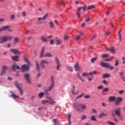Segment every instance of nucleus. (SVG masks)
I'll use <instances>...</instances> for the list:
<instances>
[{"instance_id":"1","label":"nucleus","mask_w":125,"mask_h":125,"mask_svg":"<svg viewBox=\"0 0 125 125\" xmlns=\"http://www.w3.org/2000/svg\"><path fill=\"white\" fill-rule=\"evenodd\" d=\"M72 106L79 112H83V111H84L86 109V105L85 104L74 103Z\"/></svg>"},{"instance_id":"2","label":"nucleus","mask_w":125,"mask_h":125,"mask_svg":"<svg viewBox=\"0 0 125 125\" xmlns=\"http://www.w3.org/2000/svg\"><path fill=\"white\" fill-rule=\"evenodd\" d=\"M45 50V46H43L41 49V51L40 53V58H42L43 57H53V56L50 52H45L44 53V51Z\"/></svg>"},{"instance_id":"3","label":"nucleus","mask_w":125,"mask_h":125,"mask_svg":"<svg viewBox=\"0 0 125 125\" xmlns=\"http://www.w3.org/2000/svg\"><path fill=\"white\" fill-rule=\"evenodd\" d=\"M12 39H13V37L12 36L2 37L0 38V43H3V42H6L8 41H11Z\"/></svg>"},{"instance_id":"4","label":"nucleus","mask_w":125,"mask_h":125,"mask_svg":"<svg viewBox=\"0 0 125 125\" xmlns=\"http://www.w3.org/2000/svg\"><path fill=\"white\" fill-rule=\"evenodd\" d=\"M100 64L102 66V67H104V68H107V69H109V70H114V69H115L114 67L110 66V64H109L108 63H105L103 62H101Z\"/></svg>"},{"instance_id":"5","label":"nucleus","mask_w":125,"mask_h":125,"mask_svg":"<svg viewBox=\"0 0 125 125\" xmlns=\"http://www.w3.org/2000/svg\"><path fill=\"white\" fill-rule=\"evenodd\" d=\"M55 85V82L54 81V77L53 76H51V85L49 86L48 88V90L49 91H51L52 89H53V87Z\"/></svg>"},{"instance_id":"6","label":"nucleus","mask_w":125,"mask_h":125,"mask_svg":"<svg viewBox=\"0 0 125 125\" xmlns=\"http://www.w3.org/2000/svg\"><path fill=\"white\" fill-rule=\"evenodd\" d=\"M24 79L25 80L26 83H27L28 84H31V83H32L31 79L30 78V74L29 73H25L24 75Z\"/></svg>"},{"instance_id":"7","label":"nucleus","mask_w":125,"mask_h":125,"mask_svg":"<svg viewBox=\"0 0 125 125\" xmlns=\"http://www.w3.org/2000/svg\"><path fill=\"white\" fill-rule=\"evenodd\" d=\"M30 70V66L27 64H23L21 67V72H27Z\"/></svg>"},{"instance_id":"8","label":"nucleus","mask_w":125,"mask_h":125,"mask_svg":"<svg viewBox=\"0 0 125 125\" xmlns=\"http://www.w3.org/2000/svg\"><path fill=\"white\" fill-rule=\"evenodd\" d=\"M15 84L16 87L19 89L20 91V95H21V96L23 95V90H22V88H21L20 85H19V84H18V82H15Z\"/></svg>"},{"instance_id":"9","label":"nucleus","mask_w":125,"mask_h":125,"mask_svg":"<svg viewBox=\"0 0 125 125\" xmlns=\"http://www.w3.org/2000/svg\"><path fill=\"white\" fill-rule=\"evenodd\" d=\"M113 111H114L116 116L118 117L121 116V108L120 107H117L116 110L113 109Z\"/></svg>"},{"instance_id":"10","label":"nucleus","mask_w":125,"mask_h":125,"mask_svg":"<svg viewBox=\"0 0 125 125\" xmlns=\"http://www.w3.org/2000/svg\"><path fill=\"white\" fill-rule=\"evenodd\" d=\"M123 101V99L121 97H118L117 98L115 99V105L116 106H118L119 104H120V102Z\"/></svg>"},{"instance_id":"11","label":"nucleus","mask_w":125,"mask_h":125,"mask_svg":"<svg viewBox=\"0 0 125 125\" xmlns=\"http://www.w3.org/2000/svg\"><path fill=\"white\" fill-rule=\"evenodd\" d=\"M74 68L75 69L76 72H80V70H81V67L79 65V62H76L74 65Z\"/></svg>"},{"instance_id":"12","label":"nucleus","mask_w":125,"mask_h":125,"mask_svg":"<svg viewBox=\"0 0 125 125\" xmlns=\"http://www.w3.org/2000/svg\"><path fill=\"white\" fill-rule=\"evenodd\" d=\"M49 62L44 60H42L41 62V67L42 69L44 68V64H48Z\"/></svg>"},{"instance_id":"13","label":"nucleus","mask_w":125,"mask_h":125,"mask_svg":"<svg viewBox=\"0 0 125 125\" xmlns=\"http://www.w3.org/2000/svg\"><path fill=\"white\" fill-rule=\"evenodd\" d=\"M55 42L56 45H60L62 43V41L57 37L55 38Z\"/></svg>"},{"instance_id":"14","label":"nucleus","mask_w":125,"mask_h":125,"mask_svg":"<svg viewBox=\"0 0 125 125\" xmlns=\"http://www.w3.org/2000/svg\"><path fill=\"white\" fill-rule=\"evenodd\" d=\"M10 51L12 52V53H14V54H18V55L21 54V53L19 52V51L16 49H10Z\"/></svg>"},{"instance_id":"15","label":"nucleus","mask_w":125,"mask_h":125,"mask_svg":"<svg viewBox=\"0 0 125 125\" xmlns=\"http://www.w3.org/2000/svg\"><path fill=\"white\" fill-rule=\"evenodd\" d=\"M106 50L107 51H110V52L113 54H115V52H116V50H115V48L114 47H111L109 48H106Z\"/></svg>"},{"instance_id":"16","label":"nucleus","mask_w":125,"mask_h":125,"mask_svg":"<svg viewBox=\"0 0 125 125\" xmlns=\"http://www.w3.org/2000/svg\"><path fill=\"white\" fill-rule=\"evenodd\" d=\"M20 70V67H19L18 65H16L15 64L12 65V69L13 71L15 72L16 70Z\"/></svg>"},{"instance_id":"17","label":"nucleus","mask_w":125,"mask_h":125,"mask_svg":"<svg viewBox=\"0 0 125 125\" xmlns=\"http://www.w3.org/2000/svg\"><path fill=\"white\" fill-rule=\"evenodd\" d=\"M89 75L92 76V72H90L89 73L87 72H83L82 73V77H89Z\"/></svg>"},{"instance_id":"18","label":"nucleus","mask_w":125,"mask_h":125,"mask_svg":"<svg viewBox=\"0 0 125 125\" xmlns=\"http://www.w3.org/2000/svg\"><path fill=\"white\" fill-rule=\"evenodd\" d=\"M7 29H9V26L6 25L2 26L1 28H0V32H2V31H5V30H7Z\"/></svg>"},{"instance_id":"19","label":"nucleus","mask_w":125,"mask_h":125,"mask_svg":"<svg viewBox=\"0 0 125 125\" xmlns=\"http://www.w3.org/2000/svg\"><path fill=\"white\" fill-rule=\"evenodd\" d=\"M81 10H82V7H79L77 9V16L78 18H81V14L80 13Z\"/></svg>"},{"instance_id":"20","label":"nucleus","mask_w":125,"mask_h":125,"mask_svg":"<svg viewBox=\"0 0 125 125\" xmlns=\"http://www.w3.org/2000/svg\"><path fill=\"white\" fill-rule=\"evenodd\" d=\"M41 39L42 42H45L46 43H47V42H48V41L47 40V39H46L45 37L42 36Z\"/></svg>"},{"instance_id":"21","label":"nucleus","mask_w":125,"mask_h":125,"mask_svg":"<svg viewBox=\"0 0 125 125\" xmlns=\"http://www.w3.org/2000/svg\"><path fill=\"white\" fill-rule=\"evenodd\" d=\"M11 57L12 60H13V61H17V62L19 61V60H18L19 58V56H11Z\"/></svg>"},{"instance_id":"22","label":"nucleus","mask_w":125,"mask_h":125,"mask_svg":"<svg viewBox=\"0 0 125 125\" xmlns=\"http://www.w3.org/2000/svg\"><path fill=\"white\" fill-rule=\"evenodd\" d=\"M49 99H50L49 101H48V104H50V105H53V104H55V102L53 100L52 98H48Z\"/></svg>"},{"instance_id":"23","label":"nucleus","mask_w":125,"mask_h":125,"mask_svg":"<svg viewBox=\"0 0 125 125\" xmlns=\"http://www.w3.org/2000/svg\"><path fill=\"white\" fill-rule=\"evenodd\" d=\"M104 116H105V117H107L108 116V114L106 113H104V112H102L99 115L98 118H103Z\"/></svg>"},{"instance_id":"24","label":"nucleus","mask_w":125,"mask_h":125,"mask_svg":"<svg viewBox=\"0 0 125 125\" xmlns=\"http://www.w3.org/2000/svg\"><path fill=\"white\" fill-rule=\"evenodd\" d=\"M108 100L110 102H113V101L116 100V97H115V96H110L109 97Z\"/></svg>"},{"instance_id":"25","label":"nucleus","mask_w":125,"mask_h":125,"mask_svg":"<svg viewBox=\"0 0 125 125\" xmlns=\"http://www.w3.org/2000/svg\"><path fill=\"white\" fill-rule=\"evenodd\" d=\"M66 69H67V71H69V72L73 71V67L71 66H69V65L66 66Z\"/></svg>"},{"instance_id":"26","label":"nucleus","mask_w":125,"mask_h":125,"mask_svg":"<svg viewBox=\"0 0 125 125\" xmlns=\"http://www.w3.org/2000/svg\"><path fill=\"white\" fill-rule=\"evenodd\" d=\"M95 8V6L94 5H91L87 7V10H90V9H93Z\"/></svg>"},{"instance_id":"27","label":"nucleus","mask_w":125,"mask_h":125,"mask_svg":"<svg viewBox=\"0 0 125 125\" xmlns=\"http://www.w3.org/2000/svg\"><path fill=\"white\" fill-rule=\"evenodd\" d=\"M49 25H50V28H51V29H53V28L55 27V25H54L53 21H50L49 22Z\"/></svg>"},{"instance_id":"28","label":"nucleus","mask_w":125,"mask_h":125,"mask_svg":"<svg viewBox=\"0 0 125 125\" xmlns=\"http://www.w3.org/2000/svg\"><path fill=\"white\" fill-rule=\"evenodd\" d=\"M8 69V67L7 66L4 65L2 67V71H3V72H5H5H6Z\"/></svg>"},{"instance_id":"29","label":"nucleus","mask_w":125,"mask_h":125,"mask_svg":"<svg viewBox=\"0 0 125 125\" xmlns=\"http://www.w3.org/2000/svg\"><path fill=\"white\" fill-rule=\"evenodd\" d=\"M72 93H73V94H74V95L78 94V91L76 93V89H75V85H73Z\"/></svg>"},{"instance_id":"30","label":"nucleus","mask_w":125,"mask_h":125,"mask_svg":"<svg viewBox=\"0 0 125 125\" xmlns=\"http://www.w3.org/2000/svg\"><path fill=\"white\" fill-rule=\"evenodd\" d=\"M105 78H110V74L106 73L103 75V78L105 79Z\"/></svg>"},{"instance_id":"31","label":"nucleus","mask_w":125,"mask_h":125,"mask_svg":"<svg viewBox=\"0 0 125 125\" xmlns=\"http://www.w3.org/2000/svg\"><path fill=\"white\" fill-rule=\"evenodd\" d=\"M109 57V55L108 54H104L101 55L102 58H107V57Z\"/></svg>"},{"instance_id":"32","label":"nucleus","mask_w":125,"mask_h":125,"mask_svg":"<svg viewBox=\"0 0 125 125\" xmlns=\"http://www.w3.org/2000/svg\"><path fill=\"white\" fill-rule=\"evenodd\" d=\"M55 61L57 64H60V61H59V59L57 57L55 58Z\"/></svg>"},{"instance_id":"33","label":"nucleus","mask_w":125,"mask_h":125,"mask_svg":"<svg viewBox=\"0 0 125 125\" xmlns=\"http://www.w3.org/2000/svg\"><path fill=\"white\" fill-rule=\"evenodd\" d=\"M77 75L79 79L81 80V82H83L84 80H83V78H82V77H81V74H80V73H77Z\"/></svg>"},{"instance_id":"34","label":"nucleus","mask_w":125,"mask_h":125,"mask_svg":"<svg viewBox=\"0 0 125 125\" xmlns=\"http://www.w3.org/2000/svg\"><path fill=\"white\" fill-rule=\"evenodd\" d=\"M10 93L12 94L11 96L13 97V98H18V97H19L18 96L16 95V94L13 93L12 92H10Z\"/></svg>"},{"instance_id":"35","label":"nucleus","mask_w":125,"mask_h":125,"mask_svg":"<svg viewBox=\"0 0 125 125\" xmlns=\"http://www.w3.org/2000/svg\"><path fill=\"white\" fill-rule=\"evenodd\" d=\"M36 68L37 70L38 71V72H40V66L39 65V63H38V62H36Z\"/></svg>"},{"instance_id":"36","label":"nucleus","mask_w":125,"mask_h":125,"mask_svg":"<svg viewBox=\"0 0 125 125\" xmlns=\"http://www.w3.org/2000/svg\"><path fill=\"white\" fill-rule=\"evenodd\" d=\"M53 123L55 124V125H59V122H58V121L56 119L53 120Z\"/></svg>"},{"instance_id":"37","label":"nucleus","mask_w":125,"mask_h":125,"mask_svg":"<svg viewBox=\"0 0 125 125\" xmlns=\"http://www.w3.org/2000/svg\"><path fill=\"white\" fill-rule=\"evenodd\" d=\"M95 116H92L91 117V120L93 121V122H96V118H95Z\"/></svg>"},{"instance_id":"38","label":"nucleus","mask_w":125,"mask_h":125,"mask_svg":"<svg viewBox=\"0 0 125 125\" xmlns=\"http://www.w3.org/2000/svg\"><path fill=\"white\" fill-rule=\"evenodd\" d=\"M124 75H125V72L122 71V72H119V75L120 76V78L122 77L125 76Z\"/></svg>"},{"instance_id":"39","label":"nucleus","mask_w":125,"mask_h":125,"mask_svg":"<svg viewBox=\"0 0 125 125\" xmlns=\"http://www.w3.org/2000/svg\"><path fill=\"white\" fill-rule=\"evenodd\" d=\"M97 60V57L93 58L91 59V63H94V62Z\"/></svg>"},{"instance_id":"40","label":"nucleus","mask_w":125,"mask_h":125,"mask_svg":"<svg viewBox=\"0 0 125 125\" xmlns=\"http://www.w3.org/2000/svg\"><path fill=\"white\" fill-rule=\"evenodd\" d=\"M47 16H48V14H46L45 15L43 16L42 18V20H45L47 18Z\"/></svg>"},{"instance_id":"41","label":"nucleus","mask_w":125,"mask_h":125,"mask_svg":"<svg viewBox=\"0 0 125 125\" xmlns=\"http://www.w3.org/2000/svg\"><path fill=\"white\" fill-rule=\"evenodd\" d=\"M42 96H43V92H41L39 94V97L40 98H42Z\"/></svg>"},{"instance_id":"42","label":"nucleus","mask_w":125,"mask_h":125,"mask_svg":"<svg viewBox=\"0 0 125 125\" xmlns=\"http://www.w3.org/2000/svg\"><path fill=\"white\" fill-rule=\"evenodd\" d=\"M85 119H86V115H83L81 117V121H83V120H85Z\"/></svg>"},{"instance_id":"43","label":"nucleus","mask_w":125,"mask_h":125,"mask_svg":"<svg viewBox=\"0 0 125 125\" xmlns=\"http://www.w3.org/2000/svg\"><path fill=\"white\" fill-rule=\"evenodd\" d=\"M61 66V63H59V64H57L56 69H57V71H59L60 68Z\"/></svg>"},{"instance_id":"44","label":"nucleus","mask_w":125,"mask_h":125,"mask_svg":"<svg viewBox=\"0 0 125 125\" xmlns=\"http://www.w3.org/2000/svg\"><path fill=\"white\" fill-rule=\"evenodd\" d=\"M24 60L25 62L26 63H27V64H30V62H29V60H28V59H27V58L24 57Z\"/></svg>"},{"instance_id":"45","label":"nucleus","mask_w":125,"mask_h":125,"mask_svg":"<svg viewBox=\"0 0 125 125\" xmlns=\"http://www.w3.org/2000/svg\"><path fill=\"white\" fill-rule=\"evenodd\" d=\"M48 104V101L47 100H42V104Z\"/></svg>"},{"instance_id":"46","label":"nucleus","mask_w":125,"mask_h":125,"mask_svg":"<svg viewBox=\"0 0 125 125\" xmlns=\"http://www.w3.org/2000/svg\"><path fill=\"white\" fill-rule=\"evenodd\" d=\"M103 91L104 92H108V91H109V88H108V87H105Z\"/></svg>"},{"instance_id":"47","label":"nucleus","mask_w":125,"mask_h":125,"mask_svg":"<svg viewBox=\"0 0 125 125\" xmlns=\"http://www.w3.org/2000/svg\"><path fill=\"white\" fill-rule=\"evenodd\" d=\"M48 91H49V90H48V89L44 90V93L46 95H48Z\"/></svg>"},{"instance_id":"48","label":"nucleus","mask_w":125,"mask_h":125,"mask_svg":"<svg viewBox=\"0 0 125 125\" xmlns=\"http://www.w3.org/2000/svg\"><path fill=\"white\" fill-rule=\"evenodd\" d=\"M122 31H123V29L122 28H121L118 33V36H119V37H120V38H121V36H122V35L121 34V33H122Z\"/></svg>"},{"instance_id":"49","label":"nucleus","mask_w":125,"mask_h":125,"mask_svg":"<svg viewBox=\"0 0 125 125\" xmlns=\"http://www.w3.org/2000/svg\"><path fill=\"white\" fill-rule=\"evenodd\" d=\"M83 95H84V94L83 93L81 95L78 96L76 99H79V98H81V97H82L83 96Z\"/></svg>"},{"instance_id":"50","label":"nucleus","mask_w":125,"mask_h":125,"mask_svg":"<svg viewBox=\"0 0 125 125\" xmlns=\"http://www.w3.org/2000/svg\"><path fill=\"white\" fill-rule=\"evenodd\" d=\"M69 38V36H67V35H65L63 37V39L64 41H67L68 40V38Z\"/></svg>"},{"instance_id":"51","label":"nucleus","mask_w":125,"mask_h":125,"mask_svg":"<svg viewBox=\"0 0 125 125\" xmlns=\"http://www.w3.org/2000/svg\"><path fill=\"white\" fill-rule=\"evenodd\" d=\"M19 40L18 39V38H14V42H15V43H17L18 42Z\"/></svg>"},{"instance_id":"52","label":"nucleus","mask_w":125,"mask_h":125,"mask_svg":"<svg viewBox=\"0 0 125 125\" xmlns=\"http://www.w3.org/2000/svg\"><path fill=\"white\" fill-rule=\"evenodd\" d=\"M82 7V9H83V11H85V10L86 9V6H83V7Z\"/></svg>"},{"instance_id":"53","label":"nucleus","mask_w":125,"mask_h":125,"mask_svg":"<svg viewBox=\"0 0 125 125\" xmlns=\"http://www.w3.org/2000/svg\"><path fill=\"white\" fill-rule=\"evenodd\" d=\"M54 42V40H53V39H51L50 41V44L52 45L53 44Z\"/></svg>"},{"instance_id":"54","label":"nucleus","mask_w":125,"mask_h":125,"mask_svg":"<svg viewBox=\"0 0 125 125\" xmlns=\"http://www.w3.org/2000/svg\"><path fill=\"white\" fill-rule=\"evenodd\" d=\"M84 98L85 99H88V98H90V96L87 95H85L84 96Z\"/></svg>"},{"instance_id":"55","label":"nucleus","mask_w":125,"mask_h":125,"mask_svg":"<svg viewBox=\"0 0 125 125\" xmlns=\"http://www.w3.org/2000/svg\"><path fill=\"white\" fill-rule=\"evenodd\" d=\"M59 5H65V2H64V1H62L59 3Z\"/></svg>"},{"instance_id":"56","label":"nucleus","mask_w":125,"mask_h":125,"mask_svg":"<svg viewBox=\"0 0 125 125\" xmlns=\"http://www.w3.org/2000/svg\"><path fill=\"white\" fill-rule=\"evenodd\" d=\"M118 65H119V61H118L117 60H116L114 66H118Z\"/></svg>"},{"instance_id":"57","label":"nucleus","mask_w":125,"mask_h":125,"mask_svg":"<svg viewBox=\"0 0 125 125\" xmlns=\"http://www.w3.org/2000/svg\"><path fill=\"white\" fill-rule=\"evenodd\" d=\"M121 80L123 81V82H125V76H122L121 77Z\"/></svg>"},{"instance_id":"58","label":"nucleus","mask_w":125,"mask_h":125,"mask_svg":"<svg viewBox=\"0 0 125 125\" xmlns=\"http://www.w3.org/2000/svg\"><path fill=\"white\" fill-rule=\"evenodd\" d=\"M4 74H5V72L4 71H3V70L1 71L0 75V76H3V75H4Z\"/></svg>"},{"instance_id":"59","label":"nucleus","mask_w":125,"mask_h":125,"mask_svg":"<svg viewBox=\"0 0 125 125\" xmlns=\"http://www.w3.org/2000/svg\"><path fill=\"white\" fill-rule=\"evenodd\" d=\"M102 83H103L106 84V85H107L108 84V83H107V81H106V80H103Z\"/></svg>"},{"instance_id":"60","label":"nucleus","mask_w":125,"mask_h":125,"mask_svg":"<svg viewBox=\"0 0 125 125\" xmlns=\"http://www.w3.org/2000/svg\"><path fill=\"white\" fill-rule=\"evenodd\" d=\"M67 116L68 118V121H71V114H68Z\"/></svg>"},{"instance_id":"61","label":"nucleus","mask_w":125,"mask_h":125,"mask_svg":"<svg viewBox=\"0 0 125 125\" xmlns=\"http://www.w3.org/2000/svg\"><path fill=\"white\" fill-rule=\"evenodd\" d=\"M10 18H11V19L12 20H13V19L14 18H15V15H11V17H10Z\"/></svg>"},{"instance_id":"62","label":"nucleus","mask_w":125,"mask_h":125,"mask_svg":"<svg viewBox=\"0 0 125 125\" xmlns=\"http://www.w3.org/2000/svg\"><path fill=\"white\" fill-rule=\"evenodd\" d=\"M122 61H123V62H122L123 64H125V57H123L122 58Z\"/></svg>"},{"instance_id":"63","label":"nucleus","mask_w":125,"mask_h":125,"mask_svg":"<svg viewBox=\"0 0 125 125\" xmlns=\"http://www.w3.org/2000/svg\"><path fill=\"white\" fill-rule=\"evenodd\" d=\"M79 39H81V35H77L76 37L77 41H78Z\"/></svg>"},{"instance_id":"64","label":"nucleus","mask_w":125,"mask_h":125,"mask_svg":"<svg viewBox=\"0 0 125 125\" xmlns=\"http://www.w3.org/2000/svg\"><path fill=\"white\" fill-rule=\"evenodd\" d=\"M22 16H23V17H25V16H26V12L23 11L22 12Z\"/></svg>"}]
</instances>
